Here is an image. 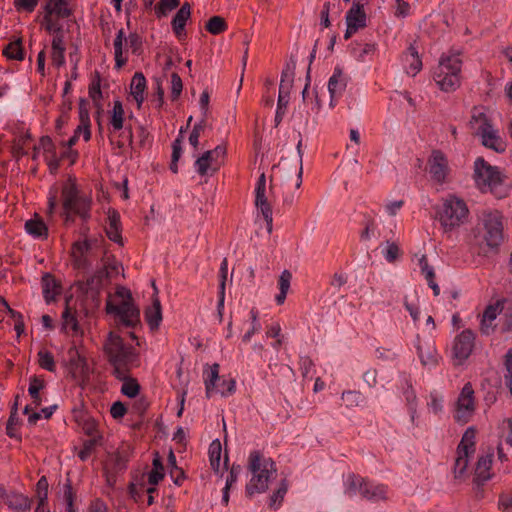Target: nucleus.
I'll list each match as a JSON object with an SVG mask.
<instances>
[{"mask_svg":"<svg viewBox=\"0 0 512 512\" xmlns=\"http://www.w3.org/2000/svg\"><path fill=\"white\" fill-rule=\"evenodd\" d=\"M248 470L252 474V478L245 489L248 497H252L255 493H264L268 489L270 480L275 478L277 472L275 462L271 458L264 457L258 450L250 453Z\"/></svg>","mask_w":512,"mask_h":512,"instance_id":"obj_1","label":"nucleus"},{"mask_svg":"<svg viewBox=\"0 0 512 512\" xmlns=\"http://www.w3.org/2000/svg\"><path fill=\"white\" fill-rule=\"evenodd\" d=\"M474 179L476 186L483 193H491L495 198L502 199L508 195L509 187L498 167L490 165L479 157L474 162Z\"/></svg>","mask_w":512,"mask_h":512,"instance_id":"obj_2","label":"nucleus"},{"mask_svg":"<svg viewBox=\"0 0 512 512\" xmlns=\"http://www.w3.org/2000/svg\"><path fill=\"white\" fill-rule=\"evenodd\" d=\"M461 66L460 50L451 49L447 54L441 56L433 75L435 82L441 90L450 92L460 86Z\"/></svg>","mask_w":512,"mask_h":512,"instance_id":"obj_3","label":"nucleus"},{"mask_svg":"<svg viewBox=\"0 0 512 512\" xmlns=\"http://www.w3.org/2000/svg\"><path fill=\"white\" fill-rule=\"evenodd\" d=\"M62 198V216L66 224L74 222L72 214L78 215L83 221L90 219L92 200L90 197L80 194L76 184L65 185L62 189Z\"/></svg>","mask_w":512,"mask_h":512,"instance_id":"obj_4","label":"nucleus"},{"mask_svg":"<svg viewBox=\"0 0 512 512\" xmlns=\"http://www.w3.org/2000/svg\"><path fill=\"white\" fill-rule=\"evenodd\" d=\"M465 202L457 197H449L436 208V219L445 233L452 232L465 223L468 217Z\"/></svg>","mask_w":512,"mask_h":512,"instance_id":"obj_5","label":"nucleus"},{"mask_svg":"<svg viewBox=\"0 0 512 512\" xmlns=\"http://www.w3.org/2000/svg\"><path fill=\"white\" fill-rule=\"evenodd\" d=\"M103 352L110 364H138L139 356L136 350L125 344L123 338L112 331L103 342Z\"/></svg>","mask_w":512,"mask_h":512,"instance_id":"obj_6","label":"nucleus"},{"mask_svg":"<svg viewBox=\"0 0 512 512\" xmlns=\"http://www.w3.org/2000/svg\"><path fill=\"white\" fill-rule=\"evenodd\" d=\"M479 226L486 245L497 248L504 239L503 215L498 210L485 209L479 215Z\"/></svg>","mask_w":512,"mask_h":512,"instance_id":"obj_7","label":"nucleus"},{"mask_svg":"<svg viewBox=\"0 0 512 512\" xmlns=\"http://www.w3.org/2000/svg\"><path fill=\"white\" fill-rule=\"evenodd\" d=\"M117 295L126 299L118 305L107 302V313L114 314L119 317L120 321L126 327L136 328L137 326H141L140 310L134 305L131 292L122 288L117 291Z\"/></svg>","mask_w":512,"mask_h":512,"instance_id":"obj_8","label":"nucleus"},{"mask_svg":"<svg viewBox=\"0 0 512 512\" xmlns=\"http://www.w3.org/2000/svg\"><path fill=\"white\" fill-rule=\"evenodd\" d=\"M255 205L261 211L263 218L267 224L268 233L272 232V208L268 203L266 197V177L265 174L262 173L258 178L256 187H255Z\"/></svg>","mask_w":512,"mask_h":512,"instance_id":"obj_9","label":"nucleus"},{"mask_svg":"<svg viewBox=\"0 0 512 512\" xmlns=\"http://www.w3.org/2000/svg\"><path fill=\"white\" fill-rule=\"evenodd\" d=\"M476 335L471 329H465L458 334L453 343V354L460 362L468 359L475 346Z\"/></svg>","mask_w":512,"mask_h":512,"instance_id":"obj_10","label":"nucleus"},{"mask_svg":"<svg viewBox=\"0 0 512 512\" xmlns=\"http://www.w3.org/2000/svg\"><path fill=\"white\" fill-rule=\"evenodd\" d=\"M473 395L474 391L471 384H465L457 400V412L455 415L457 421L466 423L473 413L475 409Z\"/></svg>","mask_w":512,"mask_h":512,"instance_id":"obj_11","label":"nucleus"},{"mask_svg":"<svg viewBox=\"0 0 512 512\" xmlns=\"http://www.w3.org/2000/svg\"><path fill=\"white\" fill-rule=\"evenodd\" d=\"M493 451H489L486 454L479 456L475 467V475L473 482L477 488L482 487L488 480L493 476L491 473L493 463Z\"/></svg>","mask_w":512,"mask_h":512,"instance_id":"obj_12","label":"nucleus"},{"mask_svg":"<svg viewBox=\"0 0 512 512\" xmlns=\"http://www.w3.org/2000/svg\"><path fill=\"white\" fill-rule=\"evenodd\" d=\"M429 173L438 183L445 181L448 171V161L440 150H433L428 159Z\"/></svg>","mask_w":512,"mask_h":512,"instance_id":"obj_13","label":"nucleus"},{"mask_svg":"<svg viewBox=\"0 0 512 512\" xmlns=\"http://www.w3.org/2000/svg\"><path fill=\"white\" fill-rule=\"evenodd\" d=\"M347 84L348 77L343 73V70L340 66H336L328 81V91L330 97L339 98L345 91Z\"/></svg>","mask_w":512,"mask_h":512,"instance_id":"obj_14","label":"nucleus"},{"mask_svg":"<svg viewBox=\"0 0 512 512\" xmlns=\"http://www.w3.org/2000/svg\"><path fill=\"white\" fill-rule=\"evenodd\" d=\"M295 69L296 59L293 55H291L289 61L286 63L281 73L279 95L289 97L290 90L294 82Z\"/></svg>","mask_w":512,"mask_h":512,"instance_id":"obj_15","label":"nucleus"},{"mask_svg":"<svg viewBox=\"0 0 512 512\" xmlns=\"http://www.w3.org/2000/svg\"><path fill=\"white\" fill-rule=\"evenodd\" d=\"M39 148L46 154V161L51 173H56L60 166V158L57 156L56 147L49 136H42Z\"/></svg>","mask_w":512,"mask_h":512,"instance_id":"obj_16","label":"nucleus"},{"mask_svg":"<svg viewBox=\"0 0 512 512\" xmlns=\"http://www.w3.org/2000/svg\"><path fill=\"white\" fill-rule=\"evenodd\" d=\"M469 125L474 134L479 136L492 128V124L488 116L482 111L481 108L474 107L472 109L471 119Z\"/></svg>","mask_w":512,"mask_h":512,"instance_id":"obj_17","label":"nucleus"},{"mask_svg":"<svg viewBox=\"0 0 512 512\" xmlns=\"http://www.w3.org/2000/svg\"><path fill=\"white\" fill-rule=\"evenodd\" d=\"M401 378L405 385L402 387L403 395L406 400V405H407L408 412L410 414L411 421L414 424L416 414H417V396H416L415 390L412 387L409 377L406 374H402Z\"/></svg>","mask_w":512,"mask_h":512,"instance_id":"obj_18","label":"nucleus"},{"mask_svg":"<svg viewBox=\"0 0 512 512\" xmlns=\"http://www.w3.org/2000/svg\"><path fill=\"white\" fill-rule=\"evenodd\" d=\"M190 16L191 6L186 2L177 11L171 22L172 30L178 38H181L182 35H184L185 25Z\"/></svg>","mask_w":512,"mask_h":512,"instance_id":"obj_19","label":"nucleus"},{"mask_svg":"<svg viewBox=\"0 0 512 512\" xmlns=\"http://www.w3.org/2000/svg\"><path fill=\"white\" fill-rule=\"evenodd\" d=\"M144 315L151 330L159 327L162 321V309L157 296L153 297L152 305L146 308Z\"/></svg>","mask_w":512,"mask_h":512,"instance_id":"obj_20","label":"nucleus"},{"mask_svg":"<svg viewBox=\"0 0 512 512\" xmlns=\"http://www.w3.org/2000/svg\"><path fill=\"white\" fill-rule=\"evenodd\" d=\"M345 20L346 24H355L358 28H364L366 26L364 5L354 1L351 8L346 13Z\"/></svg>","mask_w":512,"mask_h":512,"instance_id":"obj_21","label":"nucleus"},{"mask_svg":"<svg viewBox=\"0 0 512 512\" xmlns=\"http://www.w3.org/2000/svg\"><path fill=\"white\" fill-rule=\"evenodd\" d=\"M43 297L47 303L55 299V296L60 293L61 287L57 280L50 273H45L41 280Z\"/></svg>","mask_w":512,"mask_h":512,"instance_id":"obj_22","label":"nucleus"},{"mask_svg":"<svg viewBox=\"0 0 512 512\" xmlns=\"http://www.w3.org/2000/svg\"><path fill=\"white\" fill-rule=\"evenodd\" d=\"M120 215L117 211H109L108 214V226L106 227V234L108 238L117 243L122 244V236L120 233Z\"/></svg>","mask_w":512,"mask_h":512,"instance_id":"obj_23","label":"nucleus"},{"mask_svg":"<svg viewBox=\"0 0 512 512\" xmlns=\"http://www.w3.org/2000/svg\"><path fill=\"white\" fill-rule=\"evenodd\" d=\"M10 509L17 512H25L30 510L31 508V500L16 491H9V497L7 498V502L5 503Z\"/></svg>","mask_w":512,"mask_h":512,"instance_id":"obj_24","label":"nucleus"},{"mask_svg":"<svg viewBox=\"0 0 512 512\" xmlns=\"http://www.w3.org/2000/svg\"><path fill=\"white\" fill-rule=\"evenodd\" d=\"M359 494L368 500H381L385 499L386 488L383 485L364 482V484H360Z\"/></svg>","mask_w":512,"mask_h":512,"instance_id":"obj_25","label":"nucleus"},{"mask_svg":"<svg viewBox=\"0 0 512 512\" xmlns=\"http://www.w3.org/2000/svg\"><path fill=\"white\" fill-rule=\"evenodd\" d=\"M131 94L138 106L140 107L144 101V91L146 89V79L141 72H136L130 84Z\"/></svg>","mask_w":512,"mask_h":512,"instance_id":"obj_26","label":"nucleus"},{"mask_svg":"<svg viewBox=\"0 0 512 512\" xmlns=\"http://www.w3.org/2000/svg\"><path fill=\"white\" fill-rule=\"evenodd\" d=\"M482 144L496 152H503L505 146L501 138L497 135V131L492 127L483 134L479 135Z\"/></svg>","mask_w":512,"mask_h":512,"instance_id":"obj_27","label":"nucleus"},{"mask_svg":"<svg viewBox=\"0 0 512 512\" xmlns=\"http://www.w3.org/2000/svg\"><path fill=\"white\" fill-rule=\"evenodd\" d=\"M69 360L72 368L78 371L82 376H88L90 372L89 365L85 357H83L76 347L69 349Z\"/></svg>","mask_w":512,"mask_h":512,"instance_id":"obj_28","label":"nucleus"},{"mask_svg":"<svg viewBox=\"0 0 512 512\" xmlns=\"http://www.w3.org/2000/svg\"><path fill=\"white\" fill-rule=\"evenodd\" d=\"M470 455L471 454L468 453L464 455L463 452H457L453 469L455 481L463 482L467 478V467Z\"/></svg>","mask_w":512,"mask_h":512,"instance_id":"obj_29","label":"nucleus"},{"mask_svg":"<svg viewBox=\"0 0 512 512\" xmlns=\"http://www.w3.org/2000/svg\"><path fill=\"white\" fill-rule=\"evenodd\" d=\"M26 232L34 238H47L48 228L41 218L29 219L25 223Z\"/></svg>","mask_w":512,"mask_h":512,"instance_id":"obj_30","label":"nucleus"},{"mask_svg":"<svg viewBox=\"0 0 512 512\" xmlns=\"http://www.w3.org/2000/svg\"><path fill=\"white\" fill-rule=\"evenodd\" d=\"M475 436L476 431L473 427H469L464 432L462 439L457 447V452H463L465 455L468 454H474L475 452Z\"/></svg>","mask_w":512,"mask_h":512,"instance_id":"obj_31","label":"nucleus"},{"mask_svg":"<svg viewBox=\"0 0 512 512\" xmlns=\"http://www.w3.org/2000/svg\"><path fill=\"white\" fill-rule=\"evenodd\" d=\"M292 280V274L289 270L285 269L279 276V293L276 295L275 300L278 305H282L285 302L288 290L290 288Z\"/></svg>","mask_w":512,"mask_h":512,"instance_id":"obj_32","label":"nucleus"},{"mask_svg":"<svg viewBox=\"0 0 512 512\" xmlns=\"http://www.w3.org/2000/svg\"><path fill=\"white\" fill-rule=\"evenodd\" d=\"M219 368V364L215 363L210 366L209 370L207 371V376L205 377V389L207 398H210L213 395L217 383L220 382Z\"/></svg>","mask_w":512,"mask_h":512,"instance_id":"obj_33","label":"nucleus"},{"mask_svg":"<svg viewBox=\"0 0 512 512\" xmlns=\"http://www.w3.org/2000/svg\"><path fill=\"white\" fill-rule=\"evenodd\" d=\"M79 120L80 125L84 126V140L89 141L91 138L90 118L88 101L85 98H80L79 100Z\"/></svg>","mask_w":512,"mask_h":512,"instance_id":"obj_34","label":"nucleus"},{"mask_svg":"<svg viewBox=\"0 0 512 512\" xmlns=\"http://www.w3.org/2000/svg\"><path fill=\"white\" fill-rule=\"evenodd\" d=\"M44 11L43 25L46 31L52 33L54 36L64 34L63 26L52 18L53 13L51 11V5H45Z\"/></svg>","mask_w":512,"mask_h":512,"instance_id":"obj_35","label":"nucleus"},{"mask_svg":"<svg viewBox=\"0 0 512 512\" xmlns=\"http://www.w3.org/2000/svg\"><path fill=\"white\" fill-rule=\"evenodd\" d=\"M417 354L423 366H435L438 363V355L433 346H428L426 351L420 344L416 346Z\"/></svg>","mask_w":512,"mask_h":512,"instance_id":"obj_36","label":"nucleus"},{"mask_svg":"<svg viewBox=\"0 0 512 512\" xmlns=\"http://www.w3.org/2000/svg\"><path fill=\"white\" fill-rule=\"evenodd\" d=\"M110 124L114 131L121 130L124 127V109L120 100H115L113 103Z\"/></svg>","mask_w":512,"mask_h":512,"instance_id":"obj_37","label":"nucleus"},{"mask_svg":"<svg viewBox=\"0 0 512 512\" xmlns=\"http://www.w3.org/2000/svg\"><path fill=\"white\" fill-rule=\"evenodd\" d=\"M125 33L123 29H120L114 39V56L115 64L117 68H121L125 65L126 59L122 57L123 54V41H126Z\"/></svg>","mask_w":512,"mask_h":512,"instance_id":"obj_38","label":"nucleus"},{"mask_svg":"<svg viewBox=\"0 0 512 512\" xmlns=\"http://www.w3.org/2000/svg\"><path fill=\"white\" fill-rule=\"evenodd\" d=\"M3 55L8 59L22 61L24 59V51L22 48V40L18 38L17 40L10 42L4 49Z\"/></svg>","mask_w":512,"mask_h":512,"instance_id":"obj_39","label":"nucleus"},{"mask_svg":"<svg viewBox=\"0 0 512 512\" xmlns=\"http://www.w3.org/2000/svg\"><path fill=\"white\" fill-rule=\"evenodd\" d=\"M152 465L153 469L148 474V482L151 485H157L164 478V466L158 453L155 454Z\"/></svg>","mask_w":512,"mask_h":512,"instance_id":"obj_40","label":"nucleus"},{"mask_svg":"<svg viewBox=\"0 0 512 512\" xmlns=\"http://www.w3.org/2000/svg\"><path fill=\"white\" fill-rule=\"evenodd\" d=\"M45 387L44 380L38 378L37 376H33L30 378V384L28 388V393L33 399V403L36 406L41 405L42 399L40 397V390H42Z\"/></svg>","mask_w":512,"mask_h":512,"instance_id":"obj_41","label":"nucleus"},{"mask_svg":"<svg viewBox=\"0 0 512 512\" xmlns=\"http://www.w3.org/2000/svg\"><path fill=\"white\" fill-rule=\"evenodd\" d=\"M221 451V442L218 439L213 440L209 446V460L215 472H218L220 468Z\"/></svg>","mask_w":512,"mask_h":512,"instance_id":"obj_42","label":"nucleus"},{"mask_svg":"<svg viewBox=\"0 0 512 512\" xmlns=\"http://www.w3.org/2000/svg\"><path fill=\"white\" fill-rule=\"evenodd\" d=\"M209 153H203L194 163V167L196 172L200 176H205L209 169L212 170V173L216 172L218 167H213L212 161L208 159Z\"/></svg>","mask_w":512,"mask_h":512,"instance_id":"obj_43","label":"nucleus"},{"mask_svg":"<svg viewBox=\"0 0 512 512\" xmlns=\"http://www.w3.org/2000/svg\"><path fill=\"white\" fill-rule=\"evenodd\" d=\"M46 5H51V11L58 18H67L71 15V10L67 8V0H49Z\"/></svg>","mask_w":512,"mask_h":512,"instance_id":"obj_44","label":"nucleus"},{"mask_svg":"<svg viewBox=\"0 0 512 512\" xmlns=\"http://www.w3.org/2000/svg\"><path fill=\"white\" fill-rule=\"evenodd\" d=\"M342 399L346 403L347 408L358 407L363 404L364 397L359 391L348 390L342 393Z\"/></svg>","mask_w":512,"mask_h":512,"instance_id":"obj_45","label":"nucleus"},{"mask_svg":"<svg viewBox=\"0 0 512 512\" xmlns=\"http://www.w3.org/2000/svg\"><path fill=\"white\" fill-rule=\"evenodd\" d=\"M205 28L209 33L218 35L227 29V24L222 17L213 16L208 20Z\"/></svg>","mask_w":512,"mask_h":512,"instance_id":"obj_46","label":"nucleus"},{"mask_svg":"<svg viewBox=\"0 0 512 512\" xmlns=\"http://www.w3.org/2000/svg\"><path fill=\"white\" fill-rule=\"evenodd\" d=\"M408 57H411V61L409 64V72H412V75H416L422 68V61L419 58L417 49L410 45L407 54H406V61H408Z\"/></svg>","mask_w":512,"mask_h":512,"instance_id":"obj_47","label":"nucleus"},{"mask_svg":"<svg viewBox=\"0 0 512 512\" xmlns=\"http://www.w3.org/2000/svg\"><path fill=\"white\" fill-rule=\"evenodd\" d=\"M505 302H506L505 300H498L494 304L488 305L485 308L481 318L486 319L491 322H494L496 320L497 316L503 310V305Z\"/></svg>","mask_w":512,"mask_h":512,"instance_id":"obj_48","label":"nucleus"},{"mask_svg":"<svg viewBox=\"0 0 512 512\" xmlns=\"http://www.w3.org/2000/svg\"><path fill=\"white\" fill-rule=\"evenodd\" d=\"M90 249L88 241L76 242L73 244V257L78 266H82L85 262L84 255Z\"/></svg>","mask_w":512,"mask_h":512,"instance_id":"obj_49","label":"nucleus"},{"mask_svg":"<svg viewBox=\"0 0 512 512\" xmlns=\"http://www.w3.org/2000/svg\"><path fill=\"white\" fill-rule=\"evenodd\" d=\"M38 363H39V366L49 372H54L55 371V361H54V357L52 355V353L48 352V351H45V350H40L38 352Z\"/></svg>","mask_w":512,"mask_h":512,"instance_id":"obj_50","label":"nucleus"},{"mask_svg":"<svg viewBox=\"0 0 512 512\" xmlns=\"http://www.w3.org/2000/svg\"><path fill=\"white\" fill-rule=\"evenodd\" d=\"M140 391V385L134 378H128L123 382L121 393L129 398H135Z\"/></svg>","mask_w":512,"mask_h":512,"instance_id":"obj_51","label":"nucleus"},{"mask_svg":"<svg viewBox=\"0 0 512 512\" xmlns=\"http://www.w3.org/2000/svg\"><path fill=\"white\" fill-rule=\"evenodd\" d=\"M250 318H251L250 329L243 335V337H242L243 342H249L251 340V337L255 333H257L261 328V325L258 322V311L256 309H254V308L251 309Z\"/></svg>","mask_w":512,"mask_h":512,"instance_id":"obj_52","label":"nucleus"},{"mask_svg":"<svg viewBox=\"0 0 512 512\" xmlns=\"http://www.w3.org/2000/svg\"><path fill=\"white\" fill-rule=\"evenodd\" d=\"M63 327H70L74 332L79 329V324L74 313L71 312V308L66 304L65 310L62 313Z\"/></svg>","mask_w":512,"mask_h":512,"instance_id":"obj_53","label":"nucleus"},{"mask_svg":"<svg viewBox=\"0 0 512 512\" xmlns=\"http://www.w3.org/2000/svg\"><path fill=\"white\" fill-rule=\"evenodd\" d=\"M63 500L66 504L67 512H76L74 509V493L72 490L71 481L67 479L66 483L63 485Z\"/></svg>","mask_w":512,"mask_h":512,"instance_id":"obj_54","label":"nucleus"},{"mask_svg":"<svg viewBox=\"0 0 512 512\" xmlns=\"http://www.w3.org/2000/svg\"><path fill=\"white\" fill-rule=\"evenodd\" d=\"M206 126V118H202L198 123H196L190 133L189 136V143L191 146H193L195 149L199 145V137L201 132L204 130Z\"/></svg>","mask_w":512,"mask_h":512,"instance_id":"obj_55","label":"nucleus"},{"mask_svg":"<svg viewBox=\"0 0 512 512\" xmlns=\"http://www.w3.org/2000/svg\"><path fill=\"white\" fill-rule=\"evenodd\" d=\"M297 161H296V169H297V182L296 188H300L302 184V175H303V151H302V138L300 137L297 146Z\"/></svg>","mask_w":512,"mask_h":512,"instance_id":"obj_56","label":"nucleus"},{"mask_svg":"<svg viewBox=\"0 0 512 512\" xmlns=\"http://www.w3.org/2000/svg\"><path fill=\"white\" fill-rule=\"evenodd\" d=\"M288 102H289L288 96L278 95L277 110H276L275 119H274L276 126H278L281 123V121L284 117Z\"/></svg>","mask_w":512,"mask_h":512,"instance_id":"obj_57","label":"nucleus"},{"mask_svg":"<svg viewBox=\"0 0 512 512\" xmlns=\"http://www.w3.org/2000/svg\"><path fill=\"white\" fill-rule=\"evenodd\" d=\"M364 480L362 478L357 477L354 474H351L347 478V489L346 494L349 496H354L359 493L360 484H364Z\"/></svg>","mask_w":512,"mask_h":512,"instance_id":"obj_58","label":"nucleus"},{"mask_svg":"<svg viewBox=\"0 0 512 512\" xmlns=\"http://www.w3.org/2000/svg\"><path fill=\"white\" fill-rule=\"evenodd\" d=\"M100 440H101V437H94L89 440H86L83 444V449L78 454V457L82 461L87 460L88 457L90 456L92 450L99 443Z\"/></svg>","mask_w":512,"mask_h":512,"instance_id":"obj_59","label":"nucleus"},{"mask_svg":"<svg viewBox=\"0 0 512 512\" xmlns=\"http://www.w3.org/2000/svg\"><path fill=\"white\" fill-rule=\"evenodd\" d=\"M183 89V83L180 76L177 73L171 75V99L175 101L181 95Z\"/></svg>","mask_w":512,"mask_h":512,"instance_id":"obj_60","label":"nucleus"},{"mask_svg":"<svg viewBox=\"0 0 512 512\" xmlns=\"http://www.w3.org/2000/svg\"><path fill=\"white\" fill-rule=\"evenodd\" d=\"M286 492L287 484L285 480H282L279 488L271 495L269 506L273 508L276 507L277 504L279 505L283 500Z\"/></svg>","mask_w":512,"mask_h":512,"instance_id":"obj_61","label":"nucleus"},{"mask_svg":"<svg viewBox=\"0 0 512 512\" xmlns=\"http://www.w3.org/2000/svg\"><path fill=\"white\" fill-rule=\"evenodd\" d=\"M383 255L386 261L393 263L399 257L400 249L396 243L387 241V247L383 250Z\"/></svg>","mask_w":512,"mask_h":512,"instance_id":"obj_62","label":"nucleus"},{"mask_svg":"<svg viewBox=\"0 0 512 512\" xmlns=\"http://www.w3.org/2000/svg\"><path fill=\"white\" fill-rule=\"evenodd\" d=\"M215 391L222 396L232 394L235 391V381L233 379L222 380L217 383Z\"/></svg>","mask_w":512,"mask_h":512,"instance_id":"obj_63","label":"nucleus"},{"mask_svg":"<svg viewBox=\"0 0 512 512\" xmlns=\"http://www.w3.org/2000/svg\"><path fill=\"white\" fill-rule=\"evenodd\" d=\"M126 42L129 44L132 53L140 55L142 49V39L137 33H130Z\"/></svg>","mask_w":512,"mask_h":512,"instance_id":"obj_64","label":"nucleus"}]
</instances>
